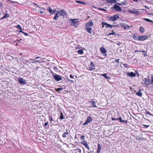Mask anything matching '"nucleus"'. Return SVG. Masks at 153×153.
<instances>
[{"instance_id":"f257e3e1","label":"nucleus","mask_w":153,"mask_h":153,"mask_svg":"<svg viewBox=\"0 0 153 153\" xmlns=\"http://www.w3.org/2000/svg\"><path fill=\"white\" fill-rule=\"evenodd\" d=\"M93 25V23L92 21H90L86 23L85 25L86 30L90 34L94 33L93 30L91 27H90Z\"/></svg>"},{"instance_id":"f03ea898","label":"nucleus","mask_w":153,"mask_h":153,"mask_svg":"<svg viewBox=\"0 0 153 153\" xmlns=\"http://www.w3.org/2000/svg\"><path fill=\"white\" fill-rule=\"evenodd\" d=\"M101 24L102 25V27H104L105 25V27L106 28L110 27L112 28V27H117L118 25H112L110 24H108L106 22H103Z\"/></svg>"},{"instance_id":"7ed1b4c3","label":"nucleus","mask_w":153,"mask_h":153,"mask_svg":"<svg viewBox=\"0 0 153 153\" xmlns=\"http://www.w3.org/2000/svg\"><path fill=\"white\" fill-rule=\"evenodd\" d=\"M111 119L112 120H119V121L121 123H128L127 121L126 120H123L122 118L120 117L119 118H114L113 117H111Z\"/></svg>"},{"instance_id":"20e7f679","label":"nucleus","mask_w":153,"mask_h":153,"mask_svg":"<svg viewBox=\"0 0 153 153\" xmlns=\"http://www.w3.org/2000/svg\"><path fill=\"white\" fill-rule=\"evenodd\" d=\"M92 118L91 116H89L87 117L86 121L83 124V126H86L88 125V123L92 121Z\"/></svg>"},{"instance_id":"39448f33","label":"nucleus","mask_w":153,"mask_h":153,"mask_svg":"<svg viewBox=\"0 0 153 153\" xmlns=\"http://www.w3.org/2000/svg\"><path fill=\"white\" fill-rule=\"evenodd\" d=\"M148 37L147 35L140 36H139L138 41H143L148 38Z\"/></svg>"},{"instance_id":"423d86ee","label":"nucleus","mask_w":153,"mask_h":153,"mask_svg":"<svg viewBox=\"0 0 153 153\" xmlns=\"http://www.w3.org/2000/svg\"><path fill=\"white\" fill-rule=\"evenodd\" d=\"M80 143L84 146H85V147L87 148L88 150H89V147L88 146V144L86 140H83Z\"/></svg>"},{"instance_id":"0eeeda50","label":"nucleus","mask_w":153,"mask_h":153,"mask_svg":"<svg viewBox=\"0 0 153 153\" xmlns=\"http://www.w3.org/2000/svg\"><path fill=\"white\" fill-rule=\"evenodd\" d=\"M119 17L117 15H114L113 16L110 17L109 20L112 21H115L117 19H119Z\"/></svg>"},{"instance_id":"6e6552de","label":"nucleus","mask_w":153,"mask_h":153,"mask_svg":"<svg viewBox=\"0 0 153 153\" xmlns=\"http://www.w3.org/2000/svg\"><path fill=\"white\" fill-rule=\"evenodd\" d=\"M53 78L56 81H59L62 79L61 76L56 74H55V75L53 76Z\"/></svg>"},{"instance_id":"1a4fd4ad","label":"nucleus","mask_w":153,"mask_h":153,"mask_svg":"<svg viewBox=\"0 0 153 153\" xmlns=\"http://www.w3.org/2000/svg\"><path fill=\"white\" fill-rule=\"evenodd\" d=\"M71 26H74L75 27H77L78 25V22L76 21V19H72V23L71 24Z\"/></svg>"},{"instance_id":"9d476101","label":"nucleus","mask_w":153,"mask_h":153,"mask_svg":"<svg viewBox=\"0 0 153 153\" xmlns=\"http://www.w3.org/2000/svg\"><path fill=\"white\" fill-rule=\"evenodd\" d=\"M95 69V66L94 64L92 62L90 63V67H88V70L89 71H92Z\"/></svg>"},{"instance_id":"9b49d317","label":"nucleus","mask_w":153,"mask_h":153,"mask_svg":"<svg viewBox=\"0 0 153 153\" xmlns=\"http://www.w3.org/2000/svg\"><path fill=\"white\" fill-rule=\"evenodd\" d=\"M57 12L59 14V15L60 16H64L66 15V13L65 12V10H62L59 11H58Z\"/></svg>"},{"instance_id":"f8f14e48","label":"nucleus","mask_w":153,"mask_h":153,"mask_svg":"<svg viewBox=\"0 0 153 153\" xmlns=\"http://www.w3.org/2000/svg\"><path fill=\"white\" fill-rule=\"evenodd\" d=\"M114 8L117 11H120L122 10L121 8L119 6L116 4L114 5Z\"/></svg>"},{"instance_id":"ddd939ff","label":"nucleus","mask_w":153,"mask_h":153,"mask_svg":"<svg viewBox=\"0 0 153 153\" xmlns=\"http://www.w3.org/2000/svg\"><path fill=\"white\" fill-rule=\"evenodd\" d=\"M126 75L128 76H129L131 77H135L136 76V74L133 72H131L130 73H126Z\"/></svg>"},{"instance_id":"4468645a","label":"nucleus","mask_w":153,"mask_h":153,"mask_svg":"<svg viewBox=\"0 0 153 153\" xmlns=\"http://www.w3.org/2000/svg\"><path fill=\"white\" fill-rule=\"evenodd\" d=\"M121 26L124 29H127V28H129L130 27V26L127 25V24H121Z\"/></svg>"},{"instance_id":"2eb2a0df","label":"nucleus","mask_w":153,"mask_h":153,"mask_svg":"<svg viewBox=\"0 0 153 153\" xmlns=\"http://www.w3.org/2000/svg\"><path fill=\"white\" fill-rule=\"evenodd\" d=\"M132 38L135 40H138L139 39V36L137 33H134L132 35Z\"/></svg>"},{"instance_id":"dca6fc26","label":"nucleus","mask_w":153,"mask_h":153,"mask_svg":"<svg viewBox=\"0 0 153 153\" xmlns=\"http://www.w3.org/2000/svg\"><path fill=\"white\" fill-rule=\"evenodd\" d=\"M73 151H74V153H81V150L79 148H77L76 149H73Z\"/></svg>"},{"instance_id":"f3484780","label":"nucleus","mask_w":153,"mask_h":153,"mask_svg":"<svg viewBox=\"0 0 153 153\" xmlns=\"http://www.w3.org/2000/svg\"><path fill=\"white\" fill-rule=\"evenodd\" d=\"M102 149V147L100 144H97V153H100L101 150Z\"/></svg>"},{"instance_id":"a211bd4d","label":"nucleus","mask_w":153,"mask_h":153,"mask_svg":"<svg viewBox=\"0 0 153 153\" xmlns=\"http://www.w3.org/2000/svg\"><path fill=\"white\" fill-rule=\"evenodd\" d=\"M100 51L101 52L105 54V53H106L107 51L106 50V49L103 48V47H101L100 49Z\"/></svg>"},{"instance_id":"6ab92c4d","label":"nucleus","mask_w":153,"mask_h":153,"mask_svg":"<svg viewBox=\"0 0 153 153\" xmlns=\"http://www.w3.org/2000/svg\"><path fill=\"white\" fill-rule=\"evenodd\" d=\"M19 83L21 84H25L26 83L23 80V79L22 78H20L18 80Z\"/></svg>"},{"instance_id":"aec40b11","label":"nucleus","mask_w":153,"mask_h":153,"mask_svg":"<svg viewBox=\"0 0 153 153\" xmlns=\"http://www.w3.org/2000/svg\"><path fill=\"white\" fill-rule=\"evenodd\" d=\"M90 103L91 104V105L92 107H97L96 105L95 104V102L94 100H91L90 102Z\"/></svg>"},{"instance_id":"412c9836","label":"nucleus","mask_w":153,"mask_h":153,"mask_svg":"<svg viewBox=\"0 0 153 153\" xmlns=\"http://www.w3.org/2000/svg\"><path fill=\"white\" fill-rule=\"evenodd\" d=\"M136 94L138 96L141 97L142 96V94L141 90H139L136 93Z\"/></svg>"},{"instance_id":"4be33fe9","label":"nucleus","mask_w":153,"mask_h":153,"mask_svg":"<svg viewBox=\"0 0 153 153\" xmlns=\"http://www.w3.org/2000/svg\"><path fill=\"white\" fill-rule=\"evenodd\" d=\"M69 132V131H68V130H67L64 133L62 134V137L63 138H65L66 137V134H68Z\"/></svg>"},{"instance_id":"5701e85b","label":"nucleus","mask_w":153,"mask_h":153,"mask_svg":"<svg viewBox=\"0 0 153 153\" xmlns=\"http://www.w3.org/2000/svg\"><path fill=\"white\" fill-rule=\"evenodd\" d=\"M60 16H59V14H58V12H57V13H56V14H55V16H54V17H53V19L54 20H57V19Z\"/></svg>"},{"instance_id":"b1692460","label":"nucleus","mask_w":153,"mask_h":153,"mask_svg":"<svg viewBox=\"0 0 153 153\" xmlns=\"http://www.w3.org/2000/svg\"><path fill=\"white\" fill-rule=\"evenodd\" d=\"M9 16V15L7 13L4 14V16L1 18V19H3L6 17H8Z\"/></svg>"},{"instance_id":"393cba45","label":"nucleus","mask_w":153,"mask_h":153,"mask_svg":"<svg viewBox=\"0 0 153 153\" xmlns=\"http://www.w3.org/2000/svg\"><path fill=\"white\" fill-rule=\"evenodd\" d=\"M76 3H77L81 4H84V5L86 4L85 3L82 2L81 1H76Z\"/></svg>"},{"instance_id":"a878e982","label":"nucleus","mask_w":153,"mask_h":153,"mask_svg":"<svg viewBox=\"0 0 153 153\" xmlns=\"http://www.w3.org/2000/svg\"><path fill=\"white\" fill-rule=\"evenodd\" d=\"M139 30L141 33H143L144 32V29L143 28V27L142 26H140V27Z\"/></svg>"},{"instance_id":"bb28decb","label":"nucleus","mask_w":153,"mask_h":153,"mask_svg":"<svg viewBox=\"0 0 153 153\" xmlns=\"http://www.w3.org/2000/svg\"><path fill=\"white\" fill-rule=\"evenodd\" d=\"M101 75L104 77L106 79H110L109 77L107 76V74H101Z\"/></svg>"},{"instance_id":"cd10ccee","label":"nucleus","mask_w":153,"mask_h":153,"mask_svg":"<svg viewBox=\"0 0 153 153\" xmlns=\"http://www.w3.org/2000/svg\"><path fill=\"white\" fill-rule=\"evenodd\" d=\"M77 53L79 54H82L83 53V50L82 49L79 50L77 51Z\"/></svg>"},{"instance_id":"c85d7f7f","label":"nucleus","mask_w":153,"mask_h":153,"mask_svg":"<svg viewBox=\"0 0 153 153\" xmlns=\"http://www.w3.org/2000/svg\"><path fill=\"white\" fill-rule=\"evenodd\" d=\"M144 81H145V83H146L147 84H148V85H149V84H151L150 83H148V82H149V79L148 80V79H147L146 78H145Z\"/></svg>"},{"instance_id":"c756f323","label":"nucleus","mask_w":153,"mask_h":153,"mask_svg":"<svg viewBox=\"0 0 153 153\" xmlns=\"http://www.w3.org/2000/svg\"><path fill=\"white\" fill-rule=\"evenodd\" d=\"M47 10L50 13L52 14V10L50 7H48Z\"/></svg>"},{"instance_id":"7c9ffc66","label":"nucleus","mask_w":153,"mask_h":153,"mask_svg":"<svg viewBox=\"0 0 153 153\" xmlns=\"http://www.w3.org/2000/svg\"><path fill=\"white\" fill-rule=\"evenodd\" d=\"M143 19H144V20H145L147 22H150L153 23V21L151 20L148 19L144 18Z\"/></svg>"},{"instance_id":"2f4dec72","label":"nucleus","mask_w":153,"mask_h":153,"mask_svg":"<svg viewBox=\"0 0 153 153\" xmlns=\"http://www.w3.org/2000/svg\"><path fill=\"white\" fill-rule=\"evenodd\" d=\"M107 1L110 3H112L115 2V0H107Z\"/></svg>"},{"instance_id":"473e14b6","label":"nucleus","mask_w":153,"mask_h":153,"mask_svg":"<svg viewBox=\"0 0 153 153\" xmlns=\"http://www.w3.org/2000/svg\"><path fill=\"white\" fill-rule=\"evenodd\" d=\"M116 35V33L115 32H113V31L112 30L111 33H108V34H107V35Z\"/></svg>"},{"instance_id":"72a5a7b5","label":"nucleus","mask_w":153,"mask_h":153,"mask_svg":"<svg viewBox=\"0 0 153 153\" xmlns=\"http://www.w3.org/2000/svg\"><path fill=\"white\" fill-rule=\"evenodd\" d=\"M60 118L61 120H63V119L64 118V117L63 116V114L62 112L60 113Z\"/></svg>"},{"instance_id":"f704fd0d","label":"nucleus","mask_w":153,"mask_h":153,"mask_svg":"<svg viewBox=\"0 0 153 153\" xmlns=\"http://www.w3.org/2000/svg\"><path fill=\"white\" fill-rule=\"evenodd\" d=\"M30 61H35V62H31V63H33L36 62H40V61L39 60H36V61H35L34 59H30Z\"/></svg>"},{"instance_id":"c9c22d12","label":"nucleus","mask_w":153,"mask_h":153,"mask_svg":"<svg viewBox=\"0 0 153 153\" xmlns=\"http://www.w3.org/2000/svg\"><path fill=\"white\" fill-rule=\"evenodd\" d=\"M63 89L62 88H58L55 89L56 91H57L59 92V91H62Z\"/></svg>"},{"instance_id":"e433bc0d","label":"nucleus","mask_w":153,"mask_h":153,"mask_svg":"<svg viewBox=\"0 0 153 153\" xmlns=\"http://www.w3.org/2000/svg\"><path fill=\"white\" fill-rule=\"evenodd\" d=\"M126 1H124L123 2H121V3H118V4L120 5H126Z\"/></svg>"},{"instance_id":"4c0bfd02","label":"nucleus","mask_w":153,"mask_h":153,"mask_svg":"<svg viewBox=\"0 0 153 153\" xmlns=\"http://www.w3.org/2000/svg\"><path fill=\"white\" fill-rule=\"evenodd\" d=\"M80 138L81 140H83L85 139V136L84 135H82L80 137Z\"/></svg>"},{"instance_id":"58836bf2","label":"nucleus","mask_w":153,"mask_h":153,"mask_svg":"<svg viewBox=\"0 0 153 153\" xmlns=\"http://www.w3.org/2000/svg\"><path fill=\"white\" fill-rule=\"evenodd\" d=\"M142 126H144L145 127H146V128H148L149 127V125H146L143 124V125H142Z\"/></svg>"},{"instance_id":"ea45409f","label":"nucleus","mask_w":153,"mask_h":153,"mask_svg":"<svg viewBox=\"0 0 153 153\" xmlns=\"http://www.w3.org/2000/svg\"><path fill=\"white\" fill-rule=\"evenodd\" d=\"M151 84H153V75L151 77Z\"/></svg>"},{"instance_id":"a19ab883","label":"nucleus","mask_w":153,"mask_h":153,"mask_svg":"<svg viewBox=\"0 0 153 153\" xmlns=\"http://www.w3.org/2000/svg\"><path fill=\"white\" fill-rule=\"evenodd\" d=\"M22 33L25 36H27L28 35V34L27 33L24 32L23 31Z\"/></svg>"},{"instance_id":"79ce46f5","label":"nucleus","mask_w":153,"mask_h":153,"mask_svg":"<svg viewBox=\"0 0 153 153\" xmlns=\"http://www.w3.org/2000/svg\"><path fill=\"white\" fill-rule=\"evenodd\" d=\"M20 30V31H19V32H20V33H22V32H23V31H22V28L21 27H20L19 28Z\"/></svg>"},{"instance_id":"37998d69","label":"nucleus","mask_w":153,"mask_h":153,"mask_svg":"<svg viewBox=\"0 0 153 153\" xmlns=\"http://www.w3.org/2000/svg\"><path fill=\"white\" fill-rule=\"evenodd\" d=\"M20 30V31H19V32H20V33H22V32H23V31H22V28L21 27H20L19 28Z\"/></svg>"},{"instance_id":"c03bdc74","label":"nucleus","mask_w":153,"mask_h":153,"mask_svg":"<svg viewBox=\"0 0 153 153\" xmlns=\"http://www.w3.org/2000/svg\"><path fill=\"white\" fill-rule=\"evenodd\" d=\"M119 59H116L115 60V61L118 63H119Z\"/></svg>"},{"instance_id":"a18cd8bd","label":"nucleus","mask_w":153,"mask_h":153,"mask_svg":"<svg viewBox=\"0 0 153 153\" xmlns=\"http://www.w3.org/2000/svg\"><path fill=\"white\" fill-rule=\"evenodd\" d=\"M16 27H17V28H19L20 27H21V26L20 25H18L17 26H16Z\"/></svg>"},{"instance_id":"49530a36","label":"nucleus","mask_w":153,"mask_h":153,"mask_svg":"<svg viewBox=\"0 0 153 153\" xmlns=\"http://www.w3.org/2000/svg\"><path fill=\"white\" fill-rule=\"evenodd\" d=\"M56 11V10H53L52 11V14L53 13H55Z\"/></svg>"},{"instance_id":"de8ad7c7","label":"nucleus","mask_w":153,"mask_h":153,"mask_svg":"<svg viewBox=\"0 0 153 153\" xmlns=\"http://www.w3.org/2000/svg\"><path fill=\"white\" fill-rule=\"evenodd\" d=\"M69 76H70V77L71 78H74V76H73L72 75H69Z\"/></svg>"},{"instance_id":"09e8293b","label":"nucleus","mask_w":153,"mask_h":153,"mask_svg":"<svg viewBox=\"0 0 153 153\" xmlns=\"http://www.w3.org/2000/svg\"><path fill=\"white\" fill-rule=\"evenodd\" d=\"M48 122H46V123H45L44 124V125L45 126H46L48 124Z\"/></svg>"},{"instance_id":"8fccbe9b","label":"nucleus","mask_w":153,"mask_h":153,"mask_svg":"<svg viewBox=\"0 0 153 153\" xmlns=\"http://www.w3.org/2000/svg\"><path fill=\"white\" fill-rule=\"evenodd\" d=\"M67 81L70 82L71 81V79H70L69 78H68L67 79Z\"/></svg>"},{"instance_id":"3c124183","label":"nucleus","mask_w":153,"mask_h":153,"mask_svg":"<svg viewBox=\"0 0 153 153\" xmlns=\"http://www.w3.org/2000/svg\"><path fill=\"white\" fill-rule=\"evenodd\" d=\"M139 52H145V51H139Z\"/></svg>"},{"instance_id":"603ef678","label":"nucleus","mask_w":153,"mask_h":153,"mask_svg":"<svg viewBox=\"0 0 153 153\" xmlns=\"http://www.w3.org/2000/svg\"><path fill=\"white\" fill-rule=\"evenodd\" d=\"M40 58V57H39V56H37L35 58V59H39Z\"/></svg>"},{"instance_id":"864d4df0","label":"nucleus","mask_w":153,"mask_h":153,"mask_svg":"<svg viewBox=\"0 0 153 153\" xmlns=\"http://www.w3.org/2000/svg\"><path fill=\"white\" fill-rule=\"evenodd\" d=\"M145 53H144V56H146V54H147V53H146V52L145 51V52H144Z\"/></svg>"},{"instance_id":"5fc2aeb1","label":"nucleus","mask_w":153,"mask_h":153,"mask_svg":"<svg viewBox=\"0 0 153 153\" xmlns=\"http://www.w3.org/2000/svg\"><path fill=\"white\" fill-rule=\"evenodd\" d=\"M123 65L125 66V67L126 68L127 67V65L126 64H123Z\"/></svg>"},{"instance_id":"6e6d98bb","label":"nucleus","mask_w":153,"mask_h":153,"mask_svg":"<svg viewBox=\"0 0 153 153\" xmlns=\"http://www.w3.org/2000/svg\"><path fill=\"white\" fill-rule=\"evenodd\" d=\"M49 119H50L51 121H52L53 120V118L52 117H50L49 118Z\"/></svg>"},{"instance_id":"4d7b16f0","label":"nucleus","mask_w":153,"mask_h":153,"mask_svg":"<svg viewBox=\"0 0 153 153\" xmlns=\"http://www.w3.org/2000/svg\"><path fill=\"white\" fill-rule=\"evenodd\" d=\"M139 0H133V1L135 2H137L139 1Z\"/></svg>"},{"instance_id":"13d9d810","label":"nucleus","mask_w":153,"mask_h":153,"mask_svg":"<svg viewBox=\"0 0 153 153\" xmlns=\"http://www.w3.org/2000/svg\"><path fill=\"white\" fill-rule=\"evenodd\" d=\"M139 51L137 50H135V51H134V53H135V52H139Z\"/></svg>"},{"instance_id":"bf43d9fd","label":"nucleus","mask_w":153,"mask_h":153,"mask_svg":"<svg viewBox=\"0 0 153 153\" xmlns=\"http://www.w3.org/2000/svg\"><path fill=\"white\" fill-rule=\"evenodd\" d=\"M99 9L100 10H105V9H102V8H99Z\"/></svg>"},{"instance_id":"052dcab7","label":"nucleus","mask_w":153,"mask_h":153,"mask_svg":"<svg viewBox=\"0 0 153 153\" xmlns=\"http://www.w3.org/2000/svg\"><path fill=\"white\" fill-rule=\"evenodd\" d=\"M39 13L41 14H42V13H43V11H40Z\"/></svg>"},{"instance_id":"680f3d73","label":"nucleus","mask_w":153,"mask_h":153,"mask_svg":"<svg viewBox=\"0 0 153 153\" xmlns=\"http://www.w3.org/2000/svg\"><path fill=\"white\" fill-rule=\"evenodd\" d=\"M16 41H18L19 42H20V41L18 39H17L16 40Z\"/></svg>"},{"instance_id":"e2e57ef3","label":"nucleus","mask_w":153,"mask_h":153,"mask_svg":"<svg viewBox=\"0 0 153 153\" xmlns=\"http://www.w3.org/2000/svg\"><path fill=\"white\" fill-rule=\"evenodd\" d=\"M70 82H74V81L72 80H71V81H70Z\"/></svg>"},{"instance_id":"0e129e2a","label":"nucleus","mask_w":153,"mask_h":153,"mask_svg":"<svg viewBox=\"0 0 153 153\" xmlns=\"http://www.w3.org/2000/svg\"><path fill=\"white\" fill-rule=\"evenodd\" d=\"M149 113H150L149 111H148V112L147 113V114H149Z\"/></svg>"},{"instance_id":"69168bd1","label":"nucleus","mask_w":153,"mask_h":153,"mask_svg":"<svg viewBox=\"0 0 153 153\" xmlns=\"http://www.w3.org/2000/svg\"><path fill=\"white\" fill-rule=\"evenodd\" d=\"M34 4L36 5V6H37L38 7V5H37L36 4V3H34Z\"/></svg>"},{"instance_id":"338daca9","label":"nucleus","mask_w":153,"mask_h":153,"mask_svg":"<svg viewBox=\"0 0 153 153\" xmlns=\"http://www.w3.org/2000/svg\"><path fill=\"white\" fill-rule=\"evenodd\" d=\"M130 12L131 13H134V12Z\"/></svg>"},{"instance_id":"774afa93","label":"nucleus","mask_w":153,"mask_h":153,"mask_svg":"<svg viewBox=\"0 0 153 153\" xmlns=\"http://www.w3.org/2000/svg\"><path fill=\"white\" fill-rule=\"evenodd\" d=\"M88 153H90V152H88Z\"/></svg>"}]
</instances>
